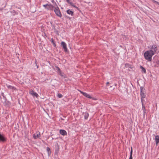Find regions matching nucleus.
<instances>
[{
	"label": "nucleus",
	"mask_w": 159,
	"mask_h": 159,
	"mask_svg": "<svg viewBox=\"0 0 159 159\" xmlns=\"http://www.w3.org/2000/svg\"><path fill=\"white\" fill-rule=\"evenodd\" d=\"M152 50L147 51L144 53V56L145 59L149 61H152V57L154 54Z\"/></svg>",
	"instance_id": "obj_1"
},
{
	"label": "nucleus",
	"mask_w": 159,
	"mask_h": 159,
	"mask_svg": "<svg viewBox=\"0 0 159 159\" xmlns=\"http://www.w3.org/2000/svg\"><path fill=\"white\" fill-rule=\"evenodd\" d=\"M140 95L141 97V102L144 101V98L146 97L145 90L144 87H141L140 88Z\"/></svg>",
	"instance_id": "obj_2"
},
{
	"label": "nucleus",
	"mask_w": 159,
	"mask_h": 159,
	"mask_svg": "<svg viewBox=\"0 0 159 159\" xmlns=\"http://www.w3.org/2000/svg\"><path fill=\"white\" fill-rule=\"evenodd\" d=\"M56 7H55L54 8V11L56 15L59 17H61L62 15L60 10V9L57 5L55 3Z\"/></svg>",
	"instance_id": "obj_3"
},
{
	"label": "nucleus",
	"mask_w": 159,
	"mask_h": 159,
	"mask_svg": "<svg viewBox=\"0 0 159 159\" xmlns=\"http://www.w3.org/2000/svg\"><path fill=\"white\" fill-rule=\"evenodd\" d=\"M43 6L46 9L48 10L53 11V9L55 7L54 6H53L52 4H46L44 5Z\"/></svg>",
	"instance_id": "obj_4"
},
{
	"label": "nucleus",
	"mask_w": 159,
	"mask_h": 159,
	"mask_svg": "<svg viewBox=\"0 0 159 159\" xmlns=\"http://www.w3.org/2000/svg\"><path fill=\"white\" fill-rule=\"evenodd\" d=\"M150 50H152L154 54H155L157 50V46L155 44H153L150 46Z\"/></svg>",
	"instance_id": "obj_5"
},
{
	"label": "nucleus",
	"mask_w": 159,
	"mask_h": 159,
	"mask_svg": "<svg viewBox=\"0 0 159 159\" xmlns=\"http://www.w3.org/2000/svg\"><path fill=\"white\" fill-rule=\"evenodd\" d=\"M59 146L58 143H57L55 145L54 149L55 150L54 154L55 155H57L59 151Z\"/></svg>",
	"instance_id": "obj_6"
},
{
	"label": "nucleus",
	"mask_w": 159,
	"mask_h": 159,
	"mask_svg": "<svg viewBox=\"0 0 159 159\" xmlns=\"http://www.w3.org/2000/svg\"><path fill=\"white\" fill-rule=\"evenodd\" d=\"M61 44L63 48L64 49V52H68V51L67 48L66 44V43L64 42H62Z\"/></svg>",
	"instance_id": "obj_7"
},
{
	"label": "nucleus",
	"mask_w": 159,
	"mask_h": 159,
	"mask_svg": "<svg viewBox=\"0 0 159 159\" xmlns=\"http://www.w3.org/2000/svg\"><path fill=\"white\" fill-rule=\"evenodd\" d=\"M41 136L40 133L39 132H37L35 134L33 135V136L34 139H37Z\"/></svg>",
	"instance_id": "obj_8"
},
{
	"label": "nucleus",
	"mask_w": 159,
	"mask_h": 159,
	"mask_svg": "<svg viewBox=\"0 0 159 159\" xmlns=\"http://www.w3.org/2000/svg\"><path fill=\"white\" fill-rule=\"evenodd\" d=\"M29 93L30 95L34 97H36L37 98L39 97L38 94L33 90H31Z\"/></svg>",
	"instance_id": "obj_9"
},
{
	"label": "nucleus",
	"mask_w": 159,
	"mask_h": 159,
	"mask_svg": "<svg viewBox=\"0 0 159 159\" xmlns=\"http://www.w3.org/2000/svg\"><path fill=\"white\" fill-rule=\"evenodd\" d=\"M142 106V109L143 111V116H144L147 112V110L146 109L144 105L143 104V102H141Z\"/></svg>",
	"instance_id": "obj_10"
},
{
	"label": "nucleus",
	"mask_w": 159,
	"mask_h": 159,
	"mask_svg": "<svg viewBox=\"0 0 159 159\" xmlns=\"http://www.w3.org/2000/svg\"><path fill=\"white\" fill-rule=\"evenodd\" d=\"M66 12L68 14L71 15V16H73L74 15V11L72 10L68 9L67 10Z\"/></svg>",
	"instance_id": "obj_11"
},
{
	"label": "nucleus",
	"mask_w": 159,
	"mask_h": 159,
	"mask_svg": "<svg viewBox=\"0 0 159 159\" xmlns=\"http://www.w3.org/2000/svg\"><path fill=\"white\" fill-rule=\"evenodd\" d=\"M60 133L62 135H66L67 134L66 132L64 129H60Z\"/></svg>",
	"instance_id": "obj_12"
},
{
	"label": "nucleus",
	"mask_w": 159,
	"mask_h": 159,
	"mask_svg": "<svg viewBox=\"0 0 159 159\" xmlns=\"http://www.w3.org/2000/svg\"><path fill=\"white\" fill-rule=\"evenodd\" d=\"M83 95L84 96L86 97L87 98H90V99H93L94 100H96L95 98H93L89 95V94H87L86 93H84L83 94Z\"/></svg>",
	"instance_id": "obj_13"
},
{
	"label": "nucleus",
	"mask_w": 159,
	"mask_h": 159,
	"mask_svg": "<svg viewBox=\"0 0 159 159\" xmlns=\"http://www.w3.org/2000/svg\"><path fill=\"white\" fill-rule=\"evenodd\" d=\"M6 86L8 89H11L12 91H13L14 90H16V88L15 87L12 86L11 85H7V84H6Z\"/></svg>",
	"instance_id": "obj_14"
},
{
	"label": "nucleus",
	"mask_w": 159,
	"mask_h": 159,
	"mask_svg": "<svg viewBox=\"0 0 159 159\" xmlns=\"http://www.w3.org/2000/svg\"><path fill=\"white\" fill-rule=\"evenodd\" d=\"M155 140L156 142V144L157 145L159 143V136L156 135L155 136Z\"/></svg>",
	"instance_id": "obj_15"
},
{
	"label": "nucleus",
	"mask_w": 159,
	"mask_h": 159,
	"mask_svg": "<svg viewBox=\"0 0 159 159\" xmlns=\"http://www.w3.org/2000/svg\"><path fill=\"white\" fill-rule=\"evenodd\" d=\"M89 116V114L88 112H86L84 113V118L85 120H87L88 119Z\"/></svg>",
	"instance_id": "obj_16"
},
{
	"label": "nucleus",
	"mask_w": 159,
	"mask_h": 159,
	"mask_svg": "<svg viewBox=\"0 0 159 159\" xmlns=\"http://www.w3.org/2000/svg\"><path fill=\"white\" fill-rule=\"evenodd\" d=\"M140 68L141 69L142 72H143L145 74L146 73V70L144 67L141 66H140Z\"/></svg>",
	"instance_id": "obj_17"
},
{
	"label": "nucleus",
	"mask_w": 159,
	"mask_h": 159,
	"mask_svg": "<svg viewBox=\"0 0 159 159\" xmlns=\"http://www.w3.org/2000/svg\"><path fill=\"white\" fill-rule=\"evenodd\" d=\"M2 96L3 97V101L2 100V102L3 103H4V102H6V98L5 97L4 95V93H1Z\"/></svg>",
	"instance_id": "obj_18"
},
{
	"label": "nucleus",
	"mask_w": 159,
	"mask_h": 159,
	"mask_svg": "<svg viewBox=\"0 0 159 159\" xmlns=\"http://www.w3.org/2000/svg\"><path fill=\"white\" fill-rule=\"evenodd\" d=\"M47 152H48V156H49L51 154V151L50 150V148L48 147L47 148Z\"/></svg>",
	"instance_id": "obj_19"
},
{
	"label": "nucleus",
	"mask_w": 159,
	"mask_h": 159,
	"mask_svg": "<svg viewBox=\"0 0 159 159\" xmlns=\"http://www.w3.org/2000/svg\"><path fill=\"white\" fill-rule=\"evenodd\" d=\"M125 66L126 67H128L132 69L133 68V66L132 65L129 64L128 63H126L125 64Z\"/></svg>",
	"instance_id": "obj_20"
},
{
	"label": "nucleus",
	"mask_w": 159,
	"mask_h": 159,
	"mask_svg": "<svg viewBox=\"0 0 159 159\" xmlns=\"http://www.w3.org/2000/svg\"><path fill=\"white\" fill-rule=\"evenodd\" d=\"M51 43H52L53 44L54 46L55 47H56L57 45H56V44L55 43V42L54 39H53V38L51 39Z\"/></svg>",
	"instance_id": "obj_21"
},
{
	"label": "nucleus",
	"mask_w": 159,
	"mask_h": 159,
	"mask_svg": "<svg viewBox=\"0 0 159 159\" xmlns=\"http://www.w3.org/2000/svg\"><path fill=\"white\" fill-rule=\"evenodd\" d=\"M59 75H61V77H64V78H66V75L64 74V73H62L61 72H59Z\"/></svg>",
	"instance_id": "obj_22"
},
{
	"label": "nucleus",
	"mask_w": 159,
	"mask_h": 159,
	"mask_svg": "<svg viewBox=\"0 0 159 159\" xmlns=\"http://www.w3.org/2000/svg\"><path fill=\"white\" fill-rule=\"evenodd\" d=\"M70 5L71 6H73V7L76 8L77 9V10H78L81 11L80 10L79 8L78 7H77L75 5H74V4L72 2V4H70Z\"/></svg>",
	"instance_id": "obj_23"
},
{
	"label": "nucleus",
	"mask_w": 159,
	"mask_h": 159,
	"mask_svg": "<svg viewBox=\"0 0 159 159\" xmlns=\"http://www.w3.org/2000/svg\"><path fill=\"white\" fill-rule=\"evenodd\" d=\"M56 67L57 68V70L58 72L59 73V72H61V71L60 69V68L58 67L57 66H56Z\"/></svg>",
	"instance_id": "obj_24"
},
{
	"label": "nucleus",
	"mask_w": 159,
	"mask_h": 159,
	"mask_svg": "<svg viewBox=\"0 0 159 159\" xmlns=\"http://www.w3.org/2000/svg\"><path fill=\"white\" fill-rule=\"evenodd\" d=\"M57 97L59 98H61L62 97L63 95L59 93L57 94Z\"/></svg>",
	"instance_id": "obj_25"
},
{
	"label": "nucleus",
	"mask_w": 159,
	"mask_h": 159,
	"mask_svg": "<svg viewBox=\"0 0 159 159\" xmlns=\"http://www.w3.org/2000/svg\"><path fill=\"white\" fill-rule=\"evenodd\" d=\"M35 63L36 64V66H37V68H38V67H39V66H38L37 65V60H36V59H35Z\"/></svg>",
	"instance_id": "obj_26"
},
{
	"label": "nucleus",
	"mask_w": 159,
	"mask_h": 159,
	"mask_svg": "<svg viewBox=\"0 0 159 159\" xmlns=\"http://www.w3.org/2000/svg\"><path fill=\"white\" fill-rule=\"evenodd\" d=\"M132 152H133V150H132V148L131 147V151L130 152V155H132Z\"/></svg>",
	"instance_id": "obj_27"
},
{
	"label": "nucleus",
	"mask_w": 159,
	"mask_h": 159,
	"mask_svg": "<svg viewBox=\"0 0 159 159\" xmlns=\"http://www.w3.org/2000/svg\"><path fill=\"white\" fill-rule=\"evenodd\" d=\"M12 12L15 13L16 14H18V12H16V11H15L14 10H13V11H12Z\"/></svg>",
	"instance_id": "obj_28"
},
{
	"label": "nucleus",
	"mask_w": 159,
	"mask_h": 159,
	"mask_svg": "<svg viewBox=\"0 0 159 159\" xmlns=\"http://www.w3.org/2000/svg\"><path fill=\"white\" fill-rule=\"evenodd\" d=\"M133 157L132 155H130L129 157V159H132Z\"/></svg>",
	"instance_id": "obj_29"
},
{
	"label": "nucleus",
	"mask_w": 159,
	"mask_h": 159,
	"mask_svg": "<svg viewBox=\"0 0 159 159\" xmlns=\"http://www.w3.org/2000/svg\"><path fill=\"white\" fill-rule=\"evenodd\" d=\"M156 63L157 65H158L159 66V60H158L157 61Z\"/></svg>",
	"instance_id": "obj_30"
},
{
	"label": "nucleus",
	"mask_w": 159,
	"mask_h": 159,
	"mask_svg": "<svg viewBox=\"0 0 159 159\" xmlns=\"http://www.w3.org/2000/svg\"><path fill=\"white\" fill-rule=\"evenodd\" d=\"M154 2L156 3H157V4H158V5H159V2H157V1H154Z\"/></svg>",
	"instance_id": "obj_31"
},
{
	"label": "nucleus",
	"mask_w": 159,
	"mask_h": 159,
	"mask_svg": "<svg viewBox=\"0 0 159 159\" xmlns=\"http://www.w3.org/2000/svg\"><path fill=\"white\" fill-rule=\"evenodd\" d=\"M110 84V83L109 82H107V83H106V86H108V85L109 84Z\"/></svg>",
	"instance_id": "obj_32"
},
{
	"label": "nucleus",
	"mask_w": 159,
	"mask_h": 159,
	"mask_svg": "<svg viewBox=\"0 0 159 159\" xmlns=\"http://www.w3.org/2000/svg\"><path fill=\"white\" fill-rule=\"evenodd\" d=\"M80 92H81V93L82 94H83H83H84V93H85V92H82V91H80Z\"/></svg>",
	"instance_id": "obj_33"
},
{
	"label": "nucleus",
	"mask_w": 159,
	"mask_h": 159,
	"mask_svg": "<svg viewBox=\"0 0 159 159\" xmlns=\"http://www.w3.org/2000/svg\"><path fill=\"white\" fill-rule=\"evenodd\" d=\"M44 34L45 36L46 37H47V35H46V34L45 33H44Z\"/></svg>",
	"instance_id": "obj_34"
},
{
	"label": "nucleus",
	"mask_w": 159,
	"mask_h": 159,
	"mask_svg": "<svg viewBox=\"0 0 159 159\" xmlns=\"http://www.w3.org/2000/svg\"><path fill=\"white\" fill-rule=\"evenodd\" d=\"M117 85V84H114L115 86H116Z\"/></svg>",
	"instance_id": "obj_35"
},
{
	"label": "nucleus",
	"mask_w": 159,
	"mask_h": 159,
	"mask_svg": "<svg viewBox=\"0 0 159 159\" xmlns=\"http://www.w3.org/2000/svg\"><path fill=\"white\" fill-rule=\"evenodd\" d=\"M50 23H51V24H52V22H50Z\"/></svg>",
	"instance_id": "obj_36"
},
{
	"label": "nucleus",
	"mask_w": 159,
	"mask_h": 159,
	"mask_svg": "<svg viewBox=\"0 0 159 159\" xmlns=\"http://www.w3.org/2000/svg\"><path fill=\"white\" fill-rule=\"evenodd\" d=\"M2 9H0V10H2Z\"/></svg>",
	"instance_id": "obj_37"
}]
</instances>
